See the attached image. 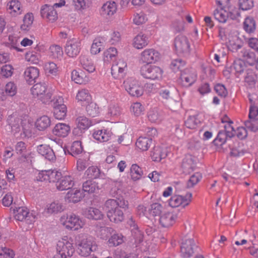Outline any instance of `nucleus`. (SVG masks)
Instances as JSON below:
<instances>
[{"label": "nucleus", "instance_id": "nucleus-1", "mask_svg": "<svg viewBox=\"0 0 258 258\" xmlns=\"http://www.w3.org/2000/svg\"><path fill=\"white\" fill-rule=\"evenodd\" d=\"M7 122L14 134L19 132L22 126L23 133L26 137L31 136L32 125L28 122H23L22 119L16 114L9 115L7 118Z\"/></svg>", "mask_w": 258, "mask_h": 258}, {"label": "nucleus", "instance_id": "nucleus-2", "mask_svg": "<svg viewBox=\"0 0 258 258\" xmlns=\"http://www.w3.org/2000/svg\"><path fill=\"white\" fill-rule=\"evenodd\" d=\"M78 253L81 256H87L97 249V244L90 236H82L77 242Z\"/></svg>", "mask_w": 258, "mask_h": 258}, {"label": "nucleus", "instance_id": "nucleus-3", "mask_svg": "<svg viewBox=\"0 0 258 258\" xmlns=\"http://www.w3.org/2000/svg\"><path fill=\"white\" fill-rule=\"evenodd\" d=\"M56 250L58 253L55 255H60L62 257L72 256L75 251L72 239L68 236L61 238L56 244Z\"/></svg>", "mask_w": 258, "mask_h": 258}, {"label": "nucleus", "instance_id": "nucleus-4", "mask_svg": "<svg viewBox=\"0 0 258 258\" xmlns=\"http://www.w3.org/2000/svg\"><path fill=\"white\" fill-rule=\"evenodd\" d=\"M141 74L145 78L151 80H159L162 77L163 71L156 66L146 64L141 68Z\"/></svg>", "mask_w": 258, "mask_h": 258}, {"label": "nucleus", "instance_id": "nucleus-5", "mask_svg": "<svg viewBox=\"0 0 258 258\" xmlns=\"http://www.w3.org/2000/svg\"><path fill=\"white\" fill-rule=\"evenodd\" d=\"M174 46L176 53L179 55H187L190 50V44L188 39L185 36H177L174 41Z\"/></svg>", "mask_w": 258, "mask_h": 258}, {"label": "nucleus", "instance_id": "nucleus-6", "mask_svg": "<svg viewBox=\"0 0 258 258\" xmlns=\"http://www.w3.org/2000/svg\"><path fill=\"white\" fill-rule=\"evenodd\" d=\"M31 92L33 96L39 97L43 103L49 102L51 98V93L47 91V86L45 83L35 84L31 88Z\"/></svg>", "mask_w": 258, "mask_h": 258}, {"label": "nucleus", "instance_id": "nucleus-7", "mask_svg": "<svg viewBox=\"0 0 258 258\" xmlns=\"http://www.w3.org/2000/svg\"><path fill=\"white\" fill-rule=\"evenodd\" d=\"M124 87L128 93L133 97H140L143 94V89L138 81L128 78L123 82Z\"/></svg>", "mask_w": 258, "mask_h": 258}, {"label": "nucleus", "instance_id": "nucleus-8", "mask_svg": "<svg viewBox=\"0 0 258 258\" xmlns=\"http://www.w3.org/2000/svg\"><path fill=\"white\" fill-rule=\"evenodd\" d=\"M128 207V202L123 198H117V199H109L106 201L104 209L107 213L120 210V208L125 209ZM111 215H112V214Z\"/></svg>", "mask_w": 258, "mask_h": 258}, {"label": "nucleus", "instance_id": "nucleus-9", "mask_svg": "<svg viewBox=\"0 0 258 258\" xmlns=\"http://www.w3.org/2000/svg\"><path fill=\"white\" fill-rule=\"evenodd\" d=\"M196 79L197 74L193 70L186 69L181 71L178 83L183 87H188L192 85Z\"/></svg>", "mask_w": 258, "mask_h": 258}, {"label": "nucleus", "instance_id": "nucleus-10", "mask_svg": "<svg viewBox=\"0 0 258 258\" xmlns=\"http://www.w3.org/2000/svg\"><path fill=\"white\" fill-rule=\"evenodd\" d=\"M61 177V173L56 170H42L36 176L37 180L56 182Z\"/></svg>", "mask_w": 258, "mask_h": 258}, {"label": "nucleus", "instance_id": "nucleus-11", "mask_svg": "<svg viewBox=\"0 0 258 258\" xmlns=\"http://www.w3.org/2000/svg\"><path fill=\"white\" fill-rule=\"evenodd\" d=\"M15 219L19 221L25 220L27 224H32L37 217L32 213H30L25 207L18 208L15 212Z\"/></svg>", "mask_w": 258, "mask_h": 258}, {"label": "nucleus", "instance_id": "nucleus-12", "mask_svg": "<svg viewBox=\"0 0 258 258\" xmlns=\"http://www.w3.org/2000/svg\"><path fill=\"white\" fill-rule=\"evenodd\" d=\"M91 120L84 116L78 117L76 119L77 126L73 130V134L76 136H81L85 130L91 125Z\"/></svg>", "mask_w": 258, "mask_h": 258}, {"label": "nucleus", "instance_id": "nucleus-13", "mask_svg": "<svg viewBox=\"0 0 258 258\" xmlns=\"http://www.w3.org/2000/svg\"><path fill=\"white\" fill-rule=\"evenodd\" d=\"M127 70V64L123 59L115 61L111 67V74L114 78L120 79L125 76Z\"/></svg>", "mask_w": 258, "mask_h": 258}, {"label": "nucleus", "instance_id": "nucleus-14", "mask_svg": "<svg viewBox=\"0 0 258 258\" xmlns=\"http://www.w3.org/2000/svg\"><path fill=\"white\" fill-rule=\"evenodd\" d=\"M81 49L80 41L78 39L73 38L67 41L64 50L69 56L74 57L79 54Z\"/></svg>", "mask_w": 258, "mask_h": 258}, {"label": "nucleus", "instance_id": "nucleus-15", "mask_svg": "<svg viewBox=\"0 0 258 258\" xmlns=\"http://www.w3.org/2000/svg\"><path fill=\"white\" fill-rule=\"evenodd\" d=\"M60 221L64 226H83L86 224L85 219L73 213L61 216Z\"/></svg>", "mask_w": 258, "mask_h": 258}, {"label": "nucleus", "instance_id": "nucleus-16", "mask_svg": "<svg viewBox=\"0 0 258 258\" xmlns=\"http://www.w3.org/2000/svg\"><path fill=\"white\" fill-rule=\"evenodd\" d=\"M191 197L192 194L191 192L187 193L184 197L175 195L170 198L169 205L172 207H177L183 205V207H184L189 204Z\"/></svg>", "mask_w": 258, "mask_h": 258}, {"label": "nucleus", "instance_id": "nucleus-17", "mask_svg": "<svg viewBox=\"0 0 258 258\" xmlns=\"http://www.w3.org/2000/svg\"><path fill=\"white\" fill-rule=\"evenodd\" d=\"M117 5L114 2H107L102 7L101 15L106 19H110L116 12Z\"/></svg>", "mask_w": 258, "mask_h": 258}, {"label": "nucleus", "instance_id": "nucleus-18", "mask_svg": "<svg viewBox=\"0 0 258 258\" xmlns=\"http://www.w3.org/2000/svg\"><path fill=\"white\" fill-rule=\"evenodd\" d=\"M159 58V52L154 49H147L141 53V59L144 62L149 64L156 61Z\"/></svg>", "mask_w": 258, "mask_h": 258}, {"label": "nucleus", "instance_id": "nucleus-19", "mask_svg": "<svg viewBox=\"0 0 258 258\" xmlns=\"http://www.w3.org/2000/svg\"><path fill=\"white\" fill-rule=\"evenodd\" d=\"M41 15L43 18L53 22L57 19V14L53 7L45 5L41 9Z\"/></svg>", "mask_w": 258, "mask_h": 258}, {"label": "nucleus", "instance_id": "nucleus-20", "mask_svg": "<svg viewBox=\"0 0 258 258\" xmlns=\"http://www.w3.org/2000/svg\"><path fill=\"white\" fill-rule=\"evenodd\" d=\"M74 184V179L72 176H61V177L56 182V187L59 190H64L72 188Z\"/></svg>", "mask_w": 258, "mask_h": 258}, {"label": "nucleus", "instance_id": "nucleus-21", "mask_svg": "<svg viewBox=\"0 0 258 258\" xmlns=\"http://www.w3.org/2000/svg\"><path fill=\"white\" fill-rule=\"evenodd\" d=\"M195 242L193 239L189 238L185 240L181 244V254L184 258L190 257L194 253Z\"/></svg>", "mask_w": 258, "mask_h": 258}, {"label": "nucleus", "instance_id": "nucleus-22", "mask_svg": "<svg viewBox=\"0 0 258 258\" xmlns=\"http://www.w3.org/2000/svg\"><path fill=\"white\" fill-rule=\"evenodd\" d=\"M37 151L39 154L49 161H54L56 159L53 150L48 145H40L38 146Z\"/></svg>", "mask_w": 258, "mask_h": 258}, {"label": "nucleus", "instance_id": "nucleus-23", "mask_svg": "<svg viewBox=\"0 0 258 258\" xmlns=\"http://www.w3.org/2000/svg\"><path fill=\"white\" fill-rule=\"evenodd\" d=\"M24 78L26 81L30 84L36 82V80L39 76V70L36 67L27 68L24 72Z\"/></svg>", "mask_w": 258, "mask_h": 258}, {"label": "nucleus", "instance_id": "nucleus-24", "mask_svg": "<svg viewBox=\"0 0 258 258\" xmlns=\"http://www.w3.org/2000/svg\"><path fill=\"white\" fill-rule=\"evenodd\" d=\"M71 130L70 126L66 123H59L56 124L52 130V133L58 137H67Z\"/></svg>", "mask_w": 258, "mask_h": 258}, {"label": "nucleus", "instance_id": "nucleus-25", "mask_svg": "<svg viewBox=\"0 0 258 258\" xmlns=\"http://www.w3.org/2000/svg\"><path fill=\"white\" fill-rule=\"evenodd\" d=\"M167 156L166 150L159 146L154 147L151 153V157L153 161L156 162H160L162 159L165 158Z\"/></svg>", "mask_w": 258, "mask_h": 258}, {"label": "nucleus", "instance_id": "nucleus-26", "mask_svg": "<svg viewBox=\"0 0 258 258\" xmlns=\"http://www.w3.org/2000/svg\"><path fill=\"white\" fill-rule=\"evenodd\" d=\"M241 56L250 66L255 64L256 56L255 53L249 49H243L241 51Z\"/></svg>", "mask_w": 258, "mask_h": 258}, {"label": "nucleus", "instance_id": "nucleus-27", "mask_svg": "<svg viewBox=\"0 0 258 258\" xmlns=\"http://www.w3.org/2000/svg\"><path fill=\"white\" fill-rule=\"evenodd\" d=\"M111 134V132L107 130H100L95 131L93 134V136L95 140L100 142H104L109 140Z\"/></svg>", "mask_w": 258, "mask_h": 258}, {"label": "nucleus", "instance_id": "nucleus-28", "mask_svg": "<svg viewBox=\"0 0 258 258\" xmlns=\"http://www.w3.org/2000/svg\"><path fill=\"white\" fill-rule=\"evenodd\" d=\"M76 99L81 102L82 105H85L91 101L92 98L88 90L82 89L77 93Z\"/></svg>", "mask_w": 258, "mask_h": 258}, {"label": "nucleus", "instance_id": "nucleus-29", "mask_svg": "<svg viewBox=\"0 0 258 258\" xmlns=\"http://www.w3.org/2000/svg\"><path fill=\"white\" fill-rule=\"evenodd\" d=\"M243 28L248 34L253 33L256 29V22L252 17H247L243 23Z\"/></svg>", "mask_w": 258, "mask_h": 258}, {"label": "nucleus", "instance_id": "nucleus-30", "mask_svg": "<svg viewBox=\"0 0 258 258\" xmlns=\"http://www.w3.org/2000/svg\"><path fill=\"white\" fill-rule=\"evenodd\" d=\"M136 145L140 150L145 151L153 145V141L151 138L141 137L137 140Z\"/></svg>", "mask_w": 258, "mask_h": 258}, {"label": "nucleus", "instance_id": "nucleus-31", "mask_svg": "<svg viewBox=\"0 0 258 258\" xmlns=\"http://www.w3.org/2000/svg\"><path fill=\"white\" fill-rule=\"evenodd\" d=\"M196 163L194 158L190 156H186L183 160L182 168L185 173H190L194 170Z\"/></svg>", "mask_w": 258, "mask_h": 258}, {"label": "nucleus", "instance_id": "nucleus-32", "mask_svg": "<svg viewBox=\"0 0 258 258\" xmlns=\"http://www.w3.org/2000/svg\"><path fill=\"white\" fill-rule=\"evenodd\" d=\"M257 80L255 73L251 69L246 70V76L244 77V82L247 86L250 88L254 87Z\"/></svg>", "mask_w": 258, "mask_h": 258}, {"label": "nucleus", "instance_id": "nucleus-33", "mask_svg": "<svg viewBox=\"0 0 258 258\" xmlns=\"http://www.w3.org/2000/svg\"><path fill=\"white\" fill-rule=\"evenodd\" d=\"M50 118L46 115H43L37 119L35 125L39 131H44L50 126Z\"/></svg>", "mask_w": 258, "mask_h": 258}, {"label": "nucleus", "instance_id": "nucleus-34", "mask_svg": "<svg viewBox=\"0 0 258 258\" xmlns=\"http://www.w3.org/2000/svg\"><path fill=\"white\" fill-rule=\"evenodd\" d=\"M82 197V194L80 190L75 188L69 190L66 195V198L68 199L70 202L74 203L80 201Z\"/></svg>", "mask_w": 258, "mask_h": 258}, {"label": "nucleus", "instance_id": "nucleus-35", "mask_svg": "<svg viewBox=\"0 0 258 258\" xmlns=\"http://www.w3.org/2000/svg\"><path fill=\"white\" fill-rule=\"evenodd\" d=\"M80 63L82 68L89 73H93L95 70V67L92 61L86 56L81 55L80 57Z\"/></svg>", "mask_w": 258, "mask_h": 258}, {"label": "nucleus", "instance_id": "nucleus-36", "mask_svg": "<svg viewBox=\"0 0 258 258\" xmlns=\"http://www.w3.org/2000/svg\"><path fill=\"white\" fill-rule=\"evenodd\" d=\"M148 39L144 34H139L135 38L134 41V46L137 49H141L148 44Z\"/></svg>", "mask_w": 258, "mask_h": 258}, {"label": "nucleus", "instance_id": "nucleus-37", "mask_svg": "<svg viewBox=\"0 0 258 258\" xmlns=\"http://www.w3.org/2000/svg\"><path fill=\"white\" fill-rule=\"evenodd\" d=\"M246 68V64L244 60L238 59L233 62L231 67V71H234L236 74H241Z\"/></svg>", "mask_w": 258, "mask_h": 258}, {"label": "nucleus", "instance_id": "nucleus-38", "mask_svg": "<svg viewBox=\"0 0 258 258\" xmlns=\"http://www.w3.org/2000/svg\"><path fill=\"white\" fill-rule=\"evenodd\" d=\"M72 79L76 83L82 84L85 83L88 81V78L83 72H79L76 70H73L72 72Z\"/></svg>", "mask_w": 258, "mask_h": 258}, {"label": "nucleus", "instance_id": "nucleus-39", "mask_svg": "<svg viewBox=\"0 0 258 258\" xmlns=\"http://www.w3.org/2000/svg\"><path fill=\"white\" fill-rule=\"evenodd\" d=\"M163 210V207L158 203L151 204L148 209V212L150 216L153 217H160Z\"/></svg>", "mask_w": 258, "mask_h": 258}, {"label": "nucleus", "instance_id": "nucleus-40", "mask_svg": "<svg viewBox=\"0 0 258 258\" xmlns=\"http://www.w3.org/2000/svg\"><path fill=\"white\" fill-rule=\"evenodd\" d=\"M176 218V216L168 213L160 217V223L161 226H165V224L172 226L175 223V221Z\"/></svg>", "mask_w": 258, "mask_h": 258}, {"label": "nucleus", "instance_id": "nucleus-41", "mask_svg": "<svg viewBox=\"0 0 258 258\" xmlns=\"http://www.w3.org/2000/svg\"><path fill=\"white\" fill-rule=\"evenodd\" d=\"M103 39L102 38H95L91 46V53L93 54H96L103 49Z\"/></svg>", "mask_w": 258, "mask_h": 258}, {"label": "nucleus", "instance_id": "nucleus-42", "mask_svg": "<svg viewBox=\"0 0 258 258\" xmlns=\"http://www.w3.org/2000/svg\"><path fill=\"white\" fill-rule=\"evenodd\" d=\"M83 190L88 193H93L98 189V183L92 180H88L83 184Z\"/></svg>", "mask_w": 258, "mask_h": 258}, {"label": "nucleus", "instance_id": "nucleus-43", "mask_svg": "<svg viewBox=\"0 0 258 258\" xmlns=\"http://www.w3.org/2000/svg\"><path fill=\"white\" fill-rule=\"evenodd\" d=\"M67 108L66 105L53 107V115L57 119H63L66 116Z\"/></svg>", "mask_w": 258, "mask_h": 258}, {"label": "nucleus", "instance_id": "nucleus-44", "mask_svg": "<svg viewBox=\"0 0 258 258\" xmlns=\"http://www.w3.org/2000/svg\"><path fill=\"white\" fill-rule=\"evenodd\" d=\"M112 213H110L111 214H112V215H110L109 213H107V217L111 222L118 223L122 221L123 219V213L121 210L113 211Z\"/></svg>", "mask_w": 258, "mask_h": 258}, {"label": "nucleus", "instance_id": "nucleus-45", "mask_svg": "<svg viewBox=\"0 0 258 258\" xmlns=\"http://www.w3.org/2000/svg\"><path fill=\"white\" fill-rule=\"evenodd\" d=\"M202 178V175L200 172H196L192 174L186 182V187L190 188L193 187L199 183Z\"/></svg>", "mask_w": 258, "mask_h": 258}, {"label": "nucleus", "instance_id": "nucleus-46", "mask_svg": "<svg viewBox=\"0 0 258 258\" xmlns=\"http://www.w3.org/2000/svg\"><path fill=\"white\" fill-rule=\"evenodd\" d=\"M215 18L220 23L226 22L227 18L229 17L228 14L225 9L222 10L216 9L214 12Z\"/></svg>", "mask_w": 258, "mask_h": 258}, {"label": "nucleus", "instance_id": "nucleus-47", "mask_svg": "<svg viewBox=\"0 0 258 258\" xmlns=\"http://www.w3.org/2000/svg\"><path fill=\"white\" fill-rule=\"evenodd\" d=\"M124 241L123 236L121 234H115L111 236L108 240V245L110 246H117Z\"/></svg>", "mask_w": 258, "mask_h": 258}, {"label": "nucleus", "instance_id": "nucleus-48", "mask_svg": "<svg viewBox=\"0 0 258 258\" xmlns=\"http://www.w3.org/2000/svg\"><path fill=\"white\" fill-rule=\"evenodd\" d=\"M143 174V171L138 165L133 164L131 168V175L134 180L140 179Z\"/></svg>", "mask_w": 258, "mask_h": 258}, {"label": "nucleus", "instance_id": "nucleus-49", "mask_svg": "<svg viewBox=\"0 0 258 258\" xmlns=\"http://www.w3.org/2000/svg\"><path fill=\"white\" fill-rule=\"evenodd\" d=\"M244 124L247 128L252 132H256L258 131V118L252 117L244 122Z\"/></svg>", "mask_w": 258, "mask_h": 258}, {"label": "nucleus", "instance_id": "nucleus-50", "mask_svg": "<svg viewBox=\"0 0 258 258\" xmlns=\"http://www.w3.org/2000/svg\"><path fill=\"white\" fill-rule=\"evenodd\" d=\"M87 216L89 219L97 220L103 217V214L99 209L91 207L88 211Z\"/></svg>", "mask_w": 258, "mask_h": 258}, {"label": "nucleus", "instance_id": "nucleus-51", "mask_svg": "<svg viewBox=\"0 0 258 258\" xmlns=\"http://www.w3.org/2000/svg\"><path fill=\"white\" fill-rule=\"evenodd\" d=\"M83 151V147L81 142L75 141L74 142L71 147L70 154L73 156H76L81 154Z\"/></svg>", "mask_w": 258, "mask_h": 258}, {"label": "nucleus", "instance_id": "nucleus-52", "mask_svg": "<svg viewBox=\"0 0 258 258\" xmlns=\"http://www.w3.org/2000/svg\"><path fill=\"white\" fill-rule=\"evenodd\" d=\"M85 174L88 178L95 179L99 177L100 171L96 166H91L86 171Z\"/></svg>", "mask_w": 258, "mask_h": 258}, {"label": "nucleus", "instance_id": "nucleus-53", "mask_svg": "<svg viewBox=\"0 0 258 258\" xmlns=\"http://www.w3.org/2000/svg\"><path fill=\"white\" fill-rule=\"evenodd\" d=\"M51 55L55 58H60L63 55L62 48L58 45H52L50 47Z\"/></svg>", "mask_w": 258, "mask_h": 258}, {"label": "nucleus", "instance_id": "nucleus-54", "mask_svg": "<svg viewBox=\"0 0 258 258\" xmlns=\"http://www.w3.org/2000/svg\"><path fill=\"white\" fill-rule=\"evenodd\" d=\"M86 106V111L88 114L92 117H95L99 113V108L97 104L91 101L89 103H87Z\"/></svg>", "mask_w": 258, "mask_h": 258}, {"label": "nucleus", "instance_id": "nucleus-55", "mask_svg": "<svg viewBox=\"0 0 258 258\" xmlns=\"http://www.w3.org/2000/svg\"><path fill=\"white\" fill-rule=\"evenodd\" d=\"M14 250L6 246L0 247V258H14Z\"/></svg>", "mask_w": 258, "mask_h": 258}, {"label": "nucleus", "instance_id": "nucleus-56", "mask_svg": "<svg viewBox=\"0 0 258 258\" xmlns=\"http://www.w3.org/2000/svg\"><path fill=\"white\" fill-rule=\"evenodd\" d=\"M63 210L62 205L58 202L50 204L47 209V212L50 214H56Z\"/></svg>", "mask_w": 258, "mask_h": 258}, {"label": "nucleus", "instance_id": "nucleus-57", "mask_svg": "<svg viewBox=\"0 0 258 258\" xmlns=\"http://www.w3.org/2000/svg\"><path fill=\"white\" fill-rule=\"evenodd\" d=\"M17 92V87L14 82L8 83L5 87V93L7 95L13 97L15 96Z\"/></svg>", "mask_w": 258, "mask_h": 258}, {"label": "nucleus", "instance_id": "nucleus-58", "mask_svg": "<svg viewBox=\"0 0 258 258\" xmlns=\"http://www.w3.org/2000/svg\"><path fill=\"white\" fill-rule=\"evenodd\" d=\"M227 138L225 132L223 130L219 132L217 138L214 140V144L217 146L223 145L226 141Z\"/></svg>", "mask_w": 258, "mask_h": 258}, {"label": "nucleus", "instance_id": "nucleus-59", "mask_svg": "<svg viewBox=\"0 0 258 258\" xmlns=\"http://www.w3.org/2000/svg\"><path fill=\"white\" fill-rule=\"evenodd\" d=\"M200 122L195 116H190L185 121L184 124L186 127L190 129H195Z\"/></svg>", "mask_w": 258, "mask_h": 258}, {"label": "nucleus", "instance_id": "nucleus-60", "mask_svg": "<svg viewBox=\"0 0 258 258\" xmlns=\"http://www.w3.org/2000/svg\"><path fill=\"white\" fill-rule=\"evenodd\" d=\"M117 53L115 47H110L104 52V60L109 61L114 58Z\"/></svg>", "mask_w": 258, "mask_h": 258}, {"label": "nucleus", "instance_id": "nucleus-61", "mask_svg": "<svg viewBox=\"0 0 258 258\" xmlns=\"http://www.w3.org/2000/svg\"><path fill=\"white\" fill-rule=\"evenodd\" d=\"M185 62L181 59H176L173 60L170 64V68L174 72L180 70L185 66Z\"/></svg>", "mask_w": 258, "mask_h": 258}, {"label": "nucleus", "instance_id": "nucleus-62", "mask_svg": "<svg viewBox=\"0 0 258 258\" xmlns=\"http://www.w3.org/2000/svg\"><path fill=\"white\" fill-rule=\"evenodd\" d=\"M147 20V16L143 12L137 13L134 15V22L136 25H141Z\"/></svg>", "mask_w": 258, "mask_h": 258}, {"label": "nucleus", "instance_id": "nucleus-63", "mask_svg": "<svg viewBox=\"0 0 258 258\" xmlns=\"http://www.w3.org/2000/svg\"><path fill=\"white\" fill-rule=\"evenodd\" d=\"M238 5L239 9L247 11L253 7V2L252 0H239Z\"/></svg>", "mask_w": 258, "mask_h": 258}, {"label": "nucleus", "instance_id": "nucleus-64", "mask_svg": "<svg viewBox=\"0 0 258 258\" xmlns=\"http://www.w3.org/2000/svg\"><path fill=\"white\" fill-rule=\"evenodd\" d=\"M184 22L183 20H176L172 23V28L176 33H179L184 30Z\"/></svg>", "mask_w": 258, "mask_h": 258}]
</instances>
